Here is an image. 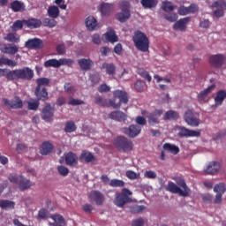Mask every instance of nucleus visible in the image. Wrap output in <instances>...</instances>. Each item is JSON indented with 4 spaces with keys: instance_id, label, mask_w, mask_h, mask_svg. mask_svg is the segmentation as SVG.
I'll return each mask as SVG.
<instances>
[{
    "instance_id": "nucleus-1",
    "label": "nucleus",
    "mask_w": 226,
    "mask_h": 226,
    "mask_svg": "<svg viewBox=\"0 0 226 226\" xmlns=\"http://www.w3.org/2000/svg\"><path fill=\"white\" fill-rule=\"evenodd\" d=\"M34 72L29 67L15 69L6 72L7 80H32Z\"/></svg>"
},
{
    "instance_id": "nucleus-28",
    "label": "nucleus",
    "mask_w": 226,
    "mask_h": 226,
    "mask_svg": "<svg viewBox=\"0 0 226 226\" xmlns=\"http://www.w3.org/2000/svg\"><path fill=\"white\" fill-rule=\"evenodd\" d=\"M79 160L80 162H86V163H91V162H94L95 158L93 153L83 150L79 155Z\"/></svg>"
},
{
    "instance_id": "nucleus-50",
    "label": "nucleus",
    "mask_w": 226,
    "mask_h": 226,
    "mask_svg": "<svg viewBox=\"0 0 226 226\" xmlns=\"http://www.w3.org/2000/svg\"><path fill=\"white\" fill-rule=\"evenodd\" d=\"M109 186L112 188H123V186H124V181L119 179H111L109 181Z\"/></svg>"
},
{
    "instance_id": "nucleus-26",
    "label": "nucleus",
    "mask_w": 226,
    "mask_h": 226,
    "mask_svg": "<svg viewBox=\"0 0 226 226\" xmlns=\"http://www.w3.org/2000/svg\"><path fill=\"white\" fill-rule=\"evenodd\" d=\"M65 162L71 167H75V165L79 163V157H77V154H75L73 152H69L65 155Z\"/></svg>"
},
{
    "instance_id": "nucleus-32",
    "label": "nucleus",
    "mask_w": 226,
    "mask_h": 226,
    "mask_svg": "<svg viewBox=\"0 0 226 226\" xmlns=\"http://www.w3.org/2000/svg\"><path fill=\"white\" fill-rule=\"evenodd\" d=\"M51 220L55 222L53 226H65L66 222H64V217L59 214H54L50 215Z\"/></svg>"
},
{
    "instance_id": "nucleus-56",
    "label": "nucleus",
    "mask_w": 226,
    "mask_h": 226,
    "mask_svg": "<svg viewBox=\"0 0 226 226\" xmlns=\"http://www.w3.org/2000/svg\"><path fill=\"white\" fill-rule=\"evenodd\" d=\"M57 171L58 174H60V176H63L64 177H66V176L70 174V170L63 165L57 166Z\"/></svg>"
},
{
    "instance_id": "nucleus-52",
    "label": "nucleus",
    "mask_w": 226,
    "mask_h": 226,
    "mask_svg": "<svg viewBox=\"0 0 226 226\" xmlns=\"http://www.w3.org/2000/svg\"><path fill=\"white\" fill-rule=\"evenodd\" d=\"M37 87H45L42 86H49L50 79L48 78H39L36 79Z\"/></svg>"
},
{
    "instance_id": "nucleus-13",
    "label": "nucleus",
    "mask_w": 226,
    "mask_h": 226,
    "mask_svg": "<svg viewBox=\"0 0 226 226\" xmlns=\"http://www.w3.org/2000/svg\"><path fill=\"white\" fill-rule=\"evenodd\" d=\"M184 119H185V123H187V124H189V126L197 127V126H199V124H200V119H199L195 117V114H193V111H192V109H188L185 112V114L184 116Z\"/></svg>"
},
{
    "instance_id": "nucleus-9",
    "label": "nucleus",
    "mask_w": 226,
    "mask_h": 226,
    "mask_svg": "<svg viewBox=\"0 0 226 226\" xmlns=\"http://www.w3.org/2000/svg\"><path fill=\"white\" fill-rule=\"evenodd\" d=\"M3 103L7 107V109H13L15 110L22 109L24 107V102L19 96H14L12 99L9 100L7 98L3 99Z\"/></svg>"
},
{
    "instance_id": "nucleus-11",
    "label": "nucleus",
    "mask_w": 226,
    "mask_h": 226,
    "mask_svg": "<svg viewBox=\"0 0 226 226\" xmlns=\"http://www.w3.org/2000/svg\"><path fill=\"white\" fill-rule=\"evenodd\" d=\"M25 47L26 49H29L30 50H40L41 49H43L44 44L43 41L39 38H34V39H28L27 41L25 43Z\"/></svg>"
},
{
    "instance_id": "nucleus-4",
    "label": "nucleus",
    "mask_w": 226,
    "mask_h": 226,
    "mask_svg": "<svg viewBox=\"0 0 226 226\" xmlns=\"http://www.w3.org/2000/svg\"><path fill=\"white\" fill-rule=\"evenodd\" d=\"M118 6L121 11L116 14V19L118 22L124 24V22H126V20L132 17V12L130 11L132 9V4H130L129 1L123 0L119 2Z\"/></svg>"
},
{
    "instance_id": "nucleus-61",
    "label": "nucleus",
    "mask_w": 226,
    "mask_h": 226,
    "mask_svg": "<svg viewBox=\"0 0 226 226\" xmlns=\"http://www.w3.org/2000/svg\"><path fill=\"white\" fill-rule=\"evenodd\" d=\"M164 19L168 20V22H176V20H177V16L176 13H170L165 14Z\"/></svg>"
},
{
    "instance_id": "nucleus-27",
    "label": "nucleus",
    "mask_w": 226,
    "mask_h": 226,
    "mask_svg": "<svg viewBox=\"0 0 226 226\" xmlns=\"http://www.w3.org/2000/svg\"><path fill=\"white\" fill-rule=\"evenodd\" d=\"M106 41H109V43H116V41H119V38L116 34V31L112 28L107 31L103 35Z\"/></svg>"
},
{
    "instance_id": "nucleus-43",
    "label": "nucleus",
    "mask_w": 226,
    "mask_h": 226,
    "mask_svg": "<svg viewBox=\"0 0 226 226\" xmlns=\"http://www.w3.org/2000/svg\"><path fill=\"white\" fill-rule=\"evenodd\" d=\"M102 68L106 70L108 75H114V73H116V65H114V64L104 63Z\"/></svg>"
},
{
    "instance_id": "nucleus-31",
    "label": "nucleus",
    "mask_w": 226,
    "mask_h": 226,
    "mask_svg": "<svg viewBox=\"0 0 226 226\" xmlns=\"http://www.w3.org/2000/svg\"><path fill=\"white\" fill-rule=\"evenodd\" d=\"M226 98V91L219 90L215 97V107H220Z\"/></svg>"
},
{
    "instance_id": "nucleus-44",
    "label": "nucleus",
    "mask_w": 226,
    "mask_h": 226,
    "mask_svg": "<svg viewBox=\"0 0 226 226\" xmlns=\"http://www.w3.org/2000/svg\"><path fill=\"white\" fill-rule=\"evenodd\" d=\"M45 68H60L59 60L52 58L44 62Z\"/></svg>"
},
{
    "instance_id": "nucleus-23",
    "label": "nucleus",
    "mask_w": 226,
    "mask_h": 226,
    "mask_svg": "<svg viewBox=\"0 0 226 226\" xmlns=\"http://www.w3.org/2000/svg\"><path fill=\"white\" fill-rule=\"evenodd\" d=\"M221 167L218 162H212L205 169V173L214 176V174H216L220 170Z\"/></svg>"
},
{
    "instance_id": "nucleus-33",
    "label": "nucleus",
    "mask_w": 226,
    "mask_h": 226,
    "mask_svg": "<svg viewBox=\"0 0 226 226\" xmlns=\"http://www.w3.org/2000/svg\"><path fill=\"white\" fill-rule=\"evenodd\" d=\"M81 70H84L85 72H87V70H91V67L93 66V61L90 59L81 58L78 61Z\"/></svg>"
},
{
    "instance_id": "nucleus-7",
    "label": "nucleus",
    "mask_w": 226,
    "mask_h": 226,
    "mask_svg": "<svg viewBox=\"0 0 226 226\" xmlns=\"http://www.w3.org/2000/svg\"><path fill=\"white\" fill-rule=\"evenodd\" d=\"M131 195H132V191L126 188L122 189L121 192L116 195L114 204L117 207H124V204H128V202L132 201V198H130Z\"/></svg>"
},
{
    "instance_id": "nucleus-55",
    "label": "nucleus",
    "mask_w": 226,
    "mask_h": 226,
    "mask_svg": "<svg viewBox=\"0 0 226 226\" xmlns=\"http://www.w3.org/2000/svg\"><path fill=\"white\" fill-rule=\"evenodd\" d=\"M95 103L97 105H100V107H108V105H109L107 99H105L102 96L95 97Z\"/></svg>"
},
{
    "instance_id": "nucleus-64",
    "label": "nucleus",
    "mask_w": 226,
    "mask_h": 226,
    "mask_svg": "<svg viewBox=\"0 0 226 226\" xmlns=\"http://www.w3.org/2000/svg\"><path fill=\"white\" fill-rule=\"evenodd\" d=\"M99 93H109L110 91V87L107 86V84H102L98 87Z\"/></svg>"
},
{
    "instance_id": "nucleus-45",
    "label": "nucleus",
    "mask_w": 226,
    "mask_h": 226,
    "mask_svg": "<svg viewBox=\"0 0 226 226\" xmlns=\"http://www.w3.org/2000/svg\"><path fill=\"white\" fill-rule=\"evenodd\" d=\"M141 4L147 9L156 8L158 0H141Z\"/></svg>"
},
{
    "instance_id": "nucleus-34",
    "label": "nucleus",
    "mask_w": 226,
    "mask_h": 226,
    "mask_svg": "<svg viewBox=\"0 0 226 226\" xmlns=\"http://www.w3.org/2000/svg\"><path fill=\"white\" fill-rule=\"evenodd\" d=\"M215 89V85H211L206 89L202 90L199 94H198V100L200 102H203V100H206L207 96L210 94V93Z\"/></svg>"
},
{
    "instance_id": "nucleus-22",
    "label": "nucleus",
    "mask_w": 226,
    "mask_h": 226,
    "mask_svg": "<svg viewBox=\"0 0 226 226\" xmlns=\"http://www.w3.org/2000/svg\"><path fill=\"white\" fill-rule=\"evenodd\" d=\"M32 186L33 184L31 183V180L20 175L19 183L18 184L19 190H20V192H26V190H29V188Z\"/></svg>"
},
{
    "instance_id": "nucleus-53",
    "label": "nucleus",
    "mask_w": 226,
    "mask_h": 226,
    "mask_svg": "<svg viewBox=\"0 0 226 226\" xmlns=\"http://www.w3.org/2000/svg\"><path fill=\"white\" fill-rule=\"evenodd\" d=\"M59 64L61 66H73V60L72 58H60L59 59Z\"/></svg>"
},
{
    "instance_id": "nucleus-18",
    "label": "nucleus",
    "mask_w": 226,
    "mask_h": 226,
    "mask_svg": "<svg viewBox=\"0 0 226 226\" xmlns=\"http://www.w3.org/2000/svg\"><path fill=\"white\" fill-rule=\"evenodd\" d=\"M99 11L103 17H110L112 11H114V4H109L102 2L99 5Z\"/></svg>"
},
{
    "instance_id": "nucleus-8",
    "label": "nucleus",
    "mask_w": 226,
    "mask_h": 226,
    "mask_svg": "<svg viewBox=\"0 0 226 226\" xmlns=\"http://www.w3.org/2000/svg\"><path fill=\"white\" fill-rule=\"evenodd\" d=\"M122 132L129 139H136L142 133V127L137 124H131L128 127H123Z\"/></svg>"
},
{
    "instance_id": "nucleus-42",
    "label": "nucleus",
    "mask_w": 226,
    "mask_h": 226,
    "mask_svg": "<svg viewBox=\"0 0 226 226\" xmlns=\"http://www.w3.org/2000/svg\"><path fill=\"white\" fill-rule=\"evenodd\" d=\"M137 73L139 75V77H142V79H146L147 82H151L153 80V78L149 74V72L146 71L144 68H138Z\"/></svg>"
},
{
    "instance_id": "nucleus-19",
    "label": "nucleus",
    "mask_w": 226,
    "mask_h": 226,
    "mask_svg": "<svg viewBox=\"0 0 226 226\" xmlns=\"http://www.w3.org/2000/svg\"><path fill=\"white\" fill-rule=\"evenodd\" d=\"M178 130V135L180 137H200V131H193L185 127H179Z\"/></svg>"
},
{
    "instance_id": "nucleus-16",
    "label": "nucleus",
    "mask_w": 226,
    "mask_h": 226,
    "mask_svg": "<svg viewBox=\"0 0 226 226\" xmlns=\"http://www.w3.org/2000/svg\"><path fill=\"white\" fill-rule=\"evenodd\" d=\"M52 117H54V108L48 104L42 109L41 118L46 123H52Z\"/></svg>"
},
{
    "instance_id": "nucleus-25",
    "label": "nucleus",
    "mask_w": 226,
    "mask_h": 226,
    "mask_svg": "<svg viewBox=\"0 0 226 226\" xmlns=\"http://www.w3.org/2000/svg\"><path fill=\"white\" fill-rule=\"evenodd\" d=\"M188 22H190V18L181 19L173 25V29L175 31H186V24Z\"/></svg>"
},
{
    "instance_id": "nucleus-14",
    "label": "nucleus",
    "mask_w": 226,
    "mask_h": 226,
    "mask_svg": "<svg viewBox=\"0 0 226 226\" xmlns=\"http://www.w3.org/2000/svg\"><path fill=\"white\" fill-rule=\"evenodd\" d=\"M211 8H217V10L214 11V15L217 19L220 17H223V10H226V1L225 0H218L215 1L212 5Z\"/></svg>"
},
{
    "instance_id": "nucleus-20",
    "label": "nucleus",
    "mask_w": 226,
    "mask_h": 226,
    "mask_svg": "<svg viewBox=\"0 0 226 226\" xmlns=\"http://www.w3.org/2000/svg\"><path fill=\"white\" fill-rule=\"evenodd\" d=\"M54 151V145L49 141H44L40 147V153L42 156H49Z\"/></svg>"
},
{
    "instance_id": "nucleus-17",
    "label": "nucleus",
    "mask_w": 226,
    "mask_h": 226,
    "mask_svg": "<svg viewBox=\"0 0 226 226\" xmlns=\"http://www.w3.org/2000/svg\"><path fill=\"white\" fill-rule=\"evenodd\" d=\"M34 96L36 97L37 102H47V100H49V92L46 87H36Z\"/></svg>"
},
{
    "instance_id": "nucleus-47",
    "label": "nucleus",
    "mask_w": 226,
    "mask_h": 226,
    "mask_svg": "<svg viewBox=\"0 0 226 226\" xmlns=\"http://www.w3.org/2000/svg\"><path fill=\"white\" fill-rule=\"evenodd\" d=\"M215 193L223 195L226 192V185L224 183L216 184L214 187Z\"/></svg>"
},
{
    "instance_id": "nucleus-24",
    "label": "nucleus",
    "mask_w": 226,
    "mask_h": 226,
    "mask_svg": "<svg viewBox=\"0 0 226 226\" xmlns=\"http://www.w3.org/2000/svg\"><path fill=\"white\" fill-rule=\"evenodd\" d=\"M25 25L28 29H38V27H41V20L31 18L28 19H25Z\"/></svg>"
},
{
    "instance_id": "nucleus-58",
    "label": "nucleus",
    "mask_w": 226,
    "mask_h": 226,
    "mask_svg": "<svg viewBox=\"0 0 226 226\" xmlns=\"http://www.w3.org/2000/svg\"><path fill=\"white\" fill-rule=\"evenodd\" d=\"M40 107V101L28 102V110H38Z\"/></svg>"
},
{
    "instance_id": "nucleus-38",
    "label": "nucleus",
    "mask_w": 226,
    "mask_h": 226,
    "mask_svg": "<svg viewBox=\"0 0 226 226\" xmlns=\"http://www.w3.org/2000/svg\"><path fill=\"white\" fill-rule=\"evenodd\" d=\"M48 15L50 19H57L60 15L59 7L51 5L48 8Z\"/></svg>"
},
{
    "instance_id": "nucleus-46",
    "label": "nucleus",
    "mask_w": 226,
    "mask_h": 226,
    "mask_svg": "<svg viewBox=\"0 0 226 226\" xmlns=\"http://www.w3.org/2000/svg\"><path fill=\"white\" fill-rule=\"evenodd\" d=\"M134 88L138 93H142L147 89V85H146L145 81L137 80L134 84Z\"/></svg>"
},
{
    "instance_id": "nucleus-5",
    "label": "nucleus",
    "mask_w": 226,
    "mask_h": 226,
    "mask_svg": "<svg viewBox=\"0 0 226 226\" xmlns=\"http://www.w3.org/2000/svg\"><path fill=\"white\" fill-rule=\"evenodd\" d=\"M109 106L113 109H120L121 103H128V94L123 90H115L113 98L109 101Z\"/></svg>"
},
{
    "instance_id": "nucleus-51",
    "label": "nucleus",
    "mask_w": 226,
    "mask_h": 226,
    "mask_svg": "<svg viewBox=\"0 0 226 226\" xmlns=\"http://www.w3.org/2000/svg\"><path fill=\"white\" fill-rule=\"evenodd\" d=\"M162 9L163 11H174V5L170 1H164L162 3Z\"/></svg>"
},
{
    "instance_id": "nucleus-57",
    "label": "nucleus",
    "mask_w": 226,
    "mask_h": 226,
    "mask_svg": "<svg viewBox=\"0 0 226 226\" xmlns=\"http://www.w3.org/2000/svg\"><path fill=\"white\" fill-rule=\"evenodd\" d=\"M56 53L58 56H64L66 54V45L64 43H60L56 46Z\"/></svg>"
},
{
    "instance_id": "nucleus-48",
    "label": "nucleus",
    "mask_w": 226,
    "mask_h": 226,
    "mask_svg": "<svg viewBox=\"0 0 226 226\" xmlns=\"http://www.w3.org/2000/svg\"><path fill=\"white\" fill-rule=\"evenodd\" d=\"M24 25H26V19H18L12 24L11 29L12 31H20V29H23Z\"/></svg>"
},
{
    "instance_id": "nucleus-54",
    "label": "nucleus",
    "mask_w": 226,
    "mask_h": 226,
    "mask_svg": "<svg viewBox=\"0 0 226 226\" xmlns=\"http://www.w3.org/2000/svg\"><path fill=\"white\" fill-rule=\"evenodd\" d=\"M46 27H56L57 26V21L52 18V19L46 18L43 21Z\"/></svg>"
},
{
    "instance_id": "nucleus-40",
    "label": "nucleus",
    "mask_w": 226,
    "mask_h": 226,
    "mask_svg": "<svg viewBox=\"0 0 226 226\" xmlns=\"http://www.w3.org/2000/svg\"><path fill=\"white\" fill-rule=\"evenodd\" d=\"M163 149L165 151H170V153H171V154H177L179 153V147H177L176 145H172L170 143H165L163 145Z\"/></svg>"
},
{
    "instance_id": "nucleus-3",
    "label": "nucleus",
    "mask_w": 226,
    "mask_h": 226,
    "mask_svg": "<svg viewBox=\"0 0 226 226\" xmlns=\"http://www.w3.org/2000/svg\"><path fill=\"white\" fill-rule=\"evenodd\" d=\"M132 41L134 43V47H136L137 50H139V52L149 51V38H147V35L140 30L134 32Z\"/></svg>"
},
{
    "instance_id": "nucleus-2",
    "label": "nucleus",
    "mask_w": 226,
    "mask_h": 226,
    "mask_svg": "<svg viewBox=\"0 0 226 226\" xmlns=\"http://www.w3.org/2000/svg\"><path fill=\"white\" fill-rule=\"evenodd\" d=\"M177 185L174 182H169L166 186V191L170 192V193H177L180 197H188V193H190V189L186 186V182L182 177H175ZM180 186V187H179ZM183 188V190L181 189Z\"/></svg>"
},
{
    "instance_id": "nucleus-62",
    "label": "nucleus",
    "mask_w": 226,
    "mask_h": 226,
    "mask_svg": "<svg viewBox=\"0 0 226 226\" xmlns=\"http://www.w3.org/2000/svg\"><path fill=\"white\" fill-rule=\"evenodd\" d=\"M135 122L138 126H146V124H147L146 118H144V117H140V116L136 117Z\"/></svg>"
},
{
    "instance_id": "nucleus-35",
    "label": "nucleus",
    "mask_w": 226,
    "mask_h": 226,
    "mask_svg": "<svg viewBox=\"0 0 226 226\" xmlns=\"http://www.w3.org/2000/svg\"><path fill=\"white\" fill-rule=\"evenodd\" d=\"M5 41H9L10 43H19L20 42V36L17 34V33H9L4 38Z\"/></svg>"
},
{
    "instance_id": "nucleus-29",
    "label": "nucleus",
    "mask_w": 226,
    "mask_h": 226,
    "mask_svg": "<svg viewBox=\"0 0 226 226\" xmlns=\"http://www.w3.org/2000/svg\"><path fill=\"white\" fill-rule=\"evenodd\" d=\"M2 52L4 54H9V56H15L19 52V47L15 44L8 43L4 46Z\"/></svg>"
},
{
    "instance_id": "nucleus-10",
    "label": "nucleus",
    "mask_w": 226,
    "mask_h": 226,
    "mask_svg": "<svg viewBox=\"0 0 226 226\" xmlns=\"http://www.w3.org/2000/svg\"><path fill=\"white\" fill-rule=\"evenodd\" d=\"M88 199L91 202H94L96 206H102L105 202V195L100 191H91L88 194Z\"/></svg>"
},
{
    "instance_id": "nucleus-30",
    "label": "nucleus",
    "mask_w": 226,
    "mask_h": 226,
    "mask_svg": "<svg viewBox=\"0 0 226 226\" xmlns=\"http://www.w3.org/2000/svg\"><path fill=\"white\" fill-rule=\"evenodd\" d=\"M85 24H86L87 29H88V31H94V29H96V27H98V21L93 16L87 17L86 19Z\"/></svg>"
},
{
    "instance_id": "nucleus-6",
    "label": "nucleus",
    "mask_w": 226,
    "mask_h": 226,
    "mask_svg": "<svg viewBox=\"0 0 226 226\" xmlns=\"http://www.w3.org/2000/svg\"><path fill=\"white\" fill-rule=\"evenodd\" d=\"M114 146L118 151L130 153L133 149V141L124 136H118L114 140Z\"/></svg>"
},
{
    "instance_id": "nucleus-59",
    "label": "nucleus",
    "mask_w": 226,
    "mask_h": 226,
    "mask_svg": "<svg viewBox=\"0 0 226 226\" xmlns=\"http://www.w3.org/2000/svg\"><path fill=\"white\" fill-rule=\"evenodd\" d=\"M10 183H13V185H18L20 182V176H17L15 174H11L8 177Z\"/></svg>"
},
{
    "instance_id": "nucleus-21",
    "label": "nucleus",
    "mask_w": 226,
    "mask_h": 226,
    "mask_svg": "<svg viewBox=\"0 0 226 226\" xmlns=\"http://www.w3.org/2000/svg\"><path fill=\"white\" fill-rule=\"evenodd\" d=\"M109 118L113 121H117L118 123H123V121H126V114L123 111L115 110L109 113Z\"/></svg>"
},
{
    "instance_id": "nucleus-15",
    "label": "nucleus",
    "mask_w": 226,
    "mask_h": 226,
    "mask_svg": "<svg viewBox=\"0 0 226 226\" xmlns=\"http://www.w3.org/2000/svg\"><path fill=\"white\" fill-rule=\"evenodd\" d=\"M163 114V109H155L152 113L148 114L147 116L148 124L150 126H154V124H158L160 123V117H162V115Z\"/></svg>"
},
{
    "instance_id": "nucleus-39",
    "label": "nucleus",
    "mask_w": 226,
    "mask_h": 226,
    "mask_svg": "<svg viewBox=\"0 0 226 226\" xmlns=\"http://www.w3.org/2000/svg\"><path fill=\"white\" fill-rule=\"evenodd\" d=\"M65 133H73V132H77V124H75L74 121H67L65 123V127L64 129Z\"/></svg>"
},
{
    "instance_id": "nucleus-63",
    "label": "nucleus",
    "mask_w": 226,
    "mask_h": 226,
    "mask_svg": "<svg viewBox=\"0 0 226 226\" xmlns=\"http://www.w3.org/2000/svg\"><path fill=\"white\" fill-rule=\"evenodd\" d=\"M125 175L128 179L135 180L139 178V175L135 171L128 170Z\"/></svg>"
},
{
    "instance_id": "nucleus-36",
    "label": "nucleus",
    "mask_w": 226,
    "mask_h": 226,
    "mask_svg": "<svg viewBox=\"0 0 226 226\" xmlns=\"http://www.w3.org/2000/svg\"><path fill=\"white\" fill-rule=\"evenodd\" d=\"M0 207L1 209H5V211L15 209V201L2 200H0Z\"/></svg>"
},
{
    "instance_id": "nucleus-37",
    "label": "nucleus",
    "mask_w": 226,
    "mask_h": 226,
    "mask_svg": "<svg viewBox=\"0 0 226 226\" xmlns=\"http://www.w3.org/2000/svg\"><path fill=\"white\" fill-rule=\"evenodd\" d=\"M179 118V113L174 110H169L164 114L163 120L164 121H176V119Z\"/></svg>"
},
{
    "instance_id": "nucleus-49",
    "label": "nucleus",
    "mask_w": 226,
    "mask_h": 226,
    "mask_svg": "<svg viewBox=\"0 0 226 226\" xmlns=\"http://www.w3.org/2000/svg\"><path fill=\"white\" fill-rule=\"evenodd\" d=\"M49 216V210L47 208H41L36 215V220H47Z\"/></svg>"
},
{
    "instance_id": "nucleus-41",
    "label": "nucleus",
    "mask_w": 226,
    "mask_h": 226,
    "mask_svg": "<svg viewBox=\"0 0 226 226\" xmlns=\"http://www.w3.org/2000/svg\"><path fill=\"white\" fill-rule=\"evenodd\" d=\"M11 8L12 11H22L25 9L24 4L18 0H14L13 2L11 3Z\"/></svg>"
},
{
    "instance_id": "nucleus-60",
    "label": "nucleus",
    "mask_w": 226,
    "mask_h": 226,
    "mask_svg": "<svg viewBox=\"0 0 226 226\" xmlns=\"http://www.w3.org/2000/svg\"><path fill=\"white\" fill-rule=\"evenodd\" d=\"M85 103L86 102H84V101L82 100L73 99V98H71L68 102V105H72L73 107L77 105H84Z\"/></svg>"
},
{
    "instance_id": "nucleus-12",
    "label": "nucleus",
    "mask_w": 226,
    "mask_h": 226,
    "mask_svg": "<svg viewBox=\"0 0 226 226\" xmlns=\"http://www.w3.org/2000/svg\"><path fill=\"white\" fill-rule=\"evenodd\" d=\"M226 58L222 54L212 55L209 57V63L214 68H222L225 64Z\"/></svg>"
}]
</instances>
